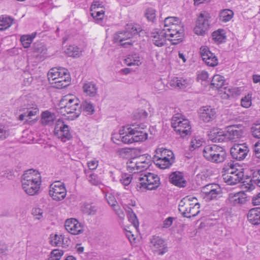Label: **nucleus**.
Masks as SVG:
<instances>
[{"label": "nucleus", "mask_w": 260, "mask_h": 260, "mask_svg": "<svg viewBox=\"0 0 260 260\" xmlns=\"http://www.w3.org/2000/svg\"><path fill=\"white\" fill-rule=\"evenodd\" d=\"M22 187L24 191L29 196L38 193L41 184L40 173L30 169L25 172L21 179Z\"/></svg>", "instance_id": "f257e3e1"}, {"label": "nucleus", "mask_w": 260, "mask_h": 260, "mask_svg": "<svg viewBox=\"0 0 260 260\" xmlns=\"http://www.w3.org/2000/svg\"><path fill=\"white\" fill-rule=\"evenodd\" d=\"M61 112H64L68 116V119L71 120L77 118L81 113V106L79 105V101L75 96L67 95L60 100Z\"/></svg>", "instance_id": "f03ea898"}, {"label": "nucleus", "mask_w": 260, "mask_h": 260, "mask_svg": "<svg viewBox=\"0 0 260 260\" xmlns=\"http://www.w3.org/2000/svg\"><path fill=\"white\" fill-rule=\"evenodd\" d=\"M141 30V28L133 24H127L124 30L115 33L113 36L114 42H119L120 45L127 48L133 44L131 39Z\"/></svg>", "instance_id": "7ed1b4c3"}, {"label": "nucleus", "mask_w": 260, "mask_h": 260, "mask_svg": "<svg viewBox=\"0 0 260 260\" xmlns=\"http://www.w3.org/2000/svg\"><path fill=\"white\" fill-rule=\"evenodd\" d=\"M164 28L163 30H169V32L173 30L175 31V34H169L170 35L171 41L172 44H177L179 41L181 40V37L183 32V28L180 19L176 17H168L165 18L164 20Z\"/></svg>", "instance_id": "20e7f679"}, {"label": "nucleus", "mask_w": 260, "mask_h": 260, "mask_svg": "<svg viewBox=\"0 0 260 260\" xmlns=\"http://www.w3.org/2000/svg\"><path fill=\"white\" fill-rule=\"evenodd\" d=\"M137 179V188L138 191L155 189L160 184L159 177L151 173L140 174L138 175Z\"/></svg>", "instance_id": "39448f33"}, {"label": "nucleus", "mask_w": 260, "mask_h": 260, "mask_svg": "<svg viewBox=\"0 0 260 260\" xmlns=\"http://www.w3.org/2000/svg\"><path fill=\"white\" fill-rule=\"evenodd\" d=\"M128 130L129 135L125 138V141L129 144L143 142L148 138L147 125L145 123L132 124Z\"/></svg>", "instance_id": "423d86ee"}, {"label": "nucleus", "mask_w": 260, "mask_h": 260, "mask_svg": "<svg viewBox=\"0 0 260 260\" xmlns=\"http://www.w3.org/2000/svg\"><path fill=\"white\" fill-rule=\"evenodd\" d=\"M174 160V156L172 151L164 148L156 149L153 161L160 169H165L170 167Z\"/></svg>", "instance_id": "0eeeda50"}, {"label": "nucleus", "mask_w": 260, "mask_h": 260, "mask_svg": "<svg viewBox=\"0 0 260 260\" xmlns=\"http://www.w3.org/2000/svg\"><path fill=\"white\" fill-rule=\"evenodd\" d=\"M171 124L176 133L182 137L191 134V126L189 120L180 113H177L173 116Z\"/></svg>", "instance_id": "6e6552de"}, {"label": "nucleus", "mask_w": 260, "mask_h": 260, "mask_svg": "<svg viewBox=\"0 0 260 260\" xmlns=\"http://www.w3.org/2000/svg\"><path fill=\"white\" fill-rule=\"evenodd\" d=\"M220 186L215 183L208 184L201 187V197L206 202L217 200L221 196Z\"/></svg>", "instance_id": "1a4fd4ad"}, {"label": "nucleus", "mask_w": 260, "mask_h": 260, "mask_svg": "<svg viewBox=\"0 0 260 260\" xmlns=\"http://www.w3.org/2000/svg\"><path fill=\"white\" fill-rule=\"evenodd\" d=\"M229 166L230 168L227 169V172L223 175L224 181L231 185L240 182L244 177L243 172L241 170L235 169L232 164H231Z\"/></svg>", "instance_id": "9d476101"}, {"label": "nucleus", "mask_w": 260, "mask_h": 260, "mask_svg": "<svg viewBox=\"0 0 260 260\" xmlns=\"http://www.w3.org/2000/svg\"><path fill=\"white\" fill-rule=\"evenodd\" d=\"M54 134L63 142L70 140L72 137L69 125L60 119H58L55 122Z\"/></svg>", "instance_id": "9b49d317"}, {"label": "nucleus", "mask_w": 260, "mask_h": 260, "mask_svg": "<svg viewBox=\"0 0 260 260\" xmlns=\"http://www.w3.org/2000/svg\"><path fill=\"white\" fill-rule=\"evenodd\" d=\"M210 18L209 14L206 12L200 13L194 28L196 34L204 36L207 32L210 26Z\"/></svg>", "instance_id": "f8f14e48"}, {"label": "nucleus", "mask_w": 260, "mask_h": 260, "mask_svg": "<svg viewBox=\"0 0 260 260\" xmlns=\"http://www.w3.org/2000/svg\"><path fill=\"white\" fill-rule=\"evenodd\" d=\"M49 193L53 200L59 201L65 198L67 190L63 183L56 181L50 185Z\"/></svg>", "instance_id": "ddd939ff"}, {"label": "nucleus", "mask_w": 260, "mask_h": 260, "mask_svg": "<svg viewBox=\"0 0 260 260\" xmlns=\"http://www.w3.org/2000/svg\"><path fill=\"white\" fill-rule=\"evenodd\" d=\"M149 241V246L153 252L161 255L168 251L167 244L161 237L153 236Z\"/></svg>", "instance_id": "4468645a"}, {"label": "nucleus", "mask_w": 260, "mask_h": 260, "mask_svg": "<svg viewBox=\"0 0 260 260\" xmlns=\"http://www.w3.org/2000/svg\"><path fill=\"white\" fill-rule=\"evenodd\" d=\"M249 151L246 143L235 144L231 148L230 152L233 158L241 161L245 158Z\"/></svg>", "instance_id": "2eb2a0df"}, {"label": "nucleus", "mask_w": 260, "mask_h": 260, "mask_svg": "<svg viewBox=\"0 0 260 260\" xmlns=\"http://www.w3.org/2000/svg\"><path fill=\"white\" fill-rule=\"evenodd\" d=\"M197 200L195 197L187 196L180 201L178 209L184 217L190 218L191 208Z\"/></svg>", "instance_id": "dca6fc26"}, {"label": "nucleus", "mask_w": 260, "mask_h": 260, "mask_svg": "<svg viewBox=\"0 0 260 260\" xmlns=\"http://www.w3.org/2000/svg\"><path fill=\"white\" fill-rule=\"evenodd\" d=\"M64 228L68 233L74 235L81 234L84 231L83 226L81 223L73 218L66 220Z\"/></svg>", "instance_id": "f3484780"}, {"label": "nucleus", "mask_w": 260, "mask_h": 260, "mask_svg": "<svg viewBox=\"0 0 260 260\" xmlns=\"http://www.w3.org/2000/svg\"><path fill=\"white\" fill-rule=\"evenodd\" d=\"M247 198V195L244 191H240L236 193H231L229 194L226 202L231 206H240L246 203Z\"/></svg>", "instance_id": "a211bd4d"}, {"label": "nucleus", "mask_w": 260, "mask_h": 260, "mask_svg": "<svg viewBox=\"0 0 260 260\" xmlns=\"http://www.w3.org/2000/svg\"><path fill=\"white\" fill-rule=\"evenodd\" d=\"M200 54L203 60L207 65L215 67L218 64V59L216 56L209 50L207 46H202L200 48Z\"/></svg>", "instance_id": "6ab92c4d"}, {"label": "nucleus", "mask_w": 260, "mask_h": 260, "mask_svg": "<svg viewBox=\"0 0 260 260\" xmlns=\"http://www.w3.org/2000/svg\"><path fill=\"white\" fill-rule=\"evenodd\" d=\"M200 118L205 122H209L216 117V111L210 106H204L199 111Z\"/></svg>", "instance_id": "aec40b11"}, {"label": "nucleus", "mask_w": 260, "mask_h": 260, "mask_svg": "<svg viewBox=\"0 0 260 260\" xmlns=\"http://www.w3.org/2000/svg\"><path fill=\"white\" fill-rule=\"evenodd\" d=\"M71 82L70 77L68 71L65 72L64 74L61 75L58 77L55 82L52 81L53 87L57 89H61L67 87Z\"/></svg>", "instance_id": "412c9836"}, {"label": "nucleus", "mask_w": 260, "mask_h": 260, "mask_svg": "<svg viewBox=\"0 0 260 260\" xmlns=\"http://www.w3.org/2000/svg\"><path fill=\"white\" fill-rule=\"evenodd\" d=\"M166 32L163 30L153 32L151 37L153 43L157 47H162L166 45L167 42Z\"/></svg>", "instance_id": "4be33fe9"}, {"label": "nucleus", "mask_w": 260, "mask_h": 260, "mask_svg": "<svg viewBox=\"0 0 260 260\" xmlns=\"http://www.w3.org/2000/svg\"><path fill=\"white\" fill-rule=\"evenodd\" d=\"M169 181L173 184L180 187H184L186 185V181L182 173L180 172L171 173L169 176Z\"/></svg>", "instance_id": "5701e85b"}, {"label": "nucleus", "mask_w": 260, "mask_h": 260, "mask_svg": "<svg viewBox=\"0 0 260 260\" xmlns=\"http://www.w3.org/2000/svg\"><path fill=\"white\" fill-rule=\"evenodd\" d=\"M243 131L238 129L235 125H232L228 127V130L224 135H226V141L230 140L233 141L240 138L243 135Z\"/></svg>", "instance_id": "b1692460"}, {"label": "nucleus", "mask_w": 260, "mask_h": 260, "mask_svg": "<svg viewBox=\"0 0 260 260\" xmlns=\"http://www.w3.org/2000/svg\"><path fill=\"white\" fill-rule=\"evenodd\" d=\"M225 133L219 128H213L209 134L210 139L214 142H222L226 141Z\"/></svg>", "instance_id": "393cba45"}, {"label": "nucleus", "mask_w": 260, "mask_h": 260, "mask_svg": "<svg viewBox=\"0 0 260 260\" xmlns=\"http://www.w3.org/2000/svg\"><path fill=\"white\" fill-rule=\"evenodd\" d=\"M249 221L254 225L260 223V207H256L250 209L247 214Z\"/></svg>", "instance_id": "a878e982"}, {"label": "nucleus", "mask_w": 260, "mask_h": 260, "mask_svg": "<svg viewBox=\"0 0 260 260\" xmlns=\"http://www.w3.org/2000/svg\"><path fill=\"white\" fill-rule=\"evenodd\" d=\"M67 71V70L64 68H53L50 69L48 73V79L50 83L52 84V81L55 82L58 77L61 75L64 74L65 72Z\"/></svg>", "instance_id": "bb28decb"}, {"label": "nucleus", "mask_w": 260, "mask_h": 260, "mask_svg": "<svg viewBox=\"0 0 260 260\" xmlns=\"http://www.w3.org/2000/svg\"><path fill=\"white\" fill-rule=\"evenodd\" d=\"M170 85L180 89H184L190 85V81L187 79L176 77L171 80Z\"/></svg>", "instance_id": "cd10ccee"}, {"label": "nucleus", "mask_w": 260, "mask_h": 260, "mask_svg": "<svg viewBox=\"0 0 260 260\" xmlns=\"http://www.w3.org/2000/svg\"><path fill=\"white\" fill-rule=\"evenodd\" d=\"M56 119V116L54 113L45 111L42 113L41 123L44 125H51Z\"/></svg>", "instance_id": "c85d7f7f"}, {"label": "nucleus", "mask_w": 260, "mask_h": 260, "mask_svg": "<svg viewBox=\"0 0 260 260\" xmlns=\"http://www.w3.org/2000/svg\"><path fill=\"white\" fill-rule=\"evenodd\" d=\"M98 3V2H94L91 6V10L92 11L91 15L95 20L99 21L104 18L105 11L103 9L99 10L100 4Z\"/></svg>", "instance_id": "c756f323"}, {"label": "nucleus", "mask_w": 260, "mask_h": 260, "mask_svg": "<svg viewBox=\"0 0 260 260\" xmlns=\"http://www.w3.org/2000/svg\"><path fill=\"white\" fill-rule=\"evenodd\" d=\"M84 92L89 96H95L97 94L98 87L92 82H87L83 86Z\"/></svg>", "instance_id": "7c9ffc66"}, {"label": "nucleus", "mask_w": 260, "mask_h": 260, "mask_svg": "<svg viewBox=\"0 0 260 260\" xmlns=\"http://www.w3.org/2000/svg\"><path fill=\"white\" fill-rule=\"evenodd\" d=\"M226 153L225 150L221 147L218 148V150L211 157L209 161L215 163H220L223 162L226 158Z\"/></svg>", "instance_id": "2f4dec72"}, {"label": "nucleus", "mask_w": 260, "mask_h": 260, "mask_svg": "<svg viewBox=\"0 0 260 260\" xmlns=\"http://www.w3.org/2000/svg\"><path fill=\"white\" fill-rule=\"evenodd\" d=\"M220 146L215 144L209 145L205 146L203 150L204 157L208 160H210L211 157Z\"/></svg>", "instance_id": "473e14b6"}, {"label": "nucleus", "mask_w": 260, "mask_h": 260, "mask_svg": "<svg viewBox=\"0 0 260 260\" xmlns=\"http://www.w3.org/2000/svg\"><path fill=\"white\" fill-rule=\"evenodd\" d=\"M212 37L214 42L218 44L224 42L226 40L225 30L223 29H218L212 32Z\"/></svg>", "instance_id": "72a5a7b5"}, {"label": "nucleus", "mask_w": 260, "mask_h": 260, "mask_svg": "<svg viewBox=\"0 0 260 260\" xmlns=\"http://www.w3.org/2000/svg\"><path fill=\"white\" fill-rule=\"evenodd\" d=\"M124 62L128 66H139L141 64L140 56L137 53L128 55L124 59Z\"/></svg>", "instance_id": "f704fd0d"}, {"label": "nucleus", "mask_w": 260, "mask_h": 260, "mask_svg": "<svg viewBox=\"0 0 260 260\" xmlns=\"http://www.w3.org/2000/svg\"><path fill=\"white\" fill-rule=\"evenodd\" d=\"M224 78L220 75H215L212 77L211 85L214 88L221 89L224 85Z\"/></svg>", "instance_id": "c9c22d12"}, {"label": "nucleus", "mask_w": 260, "mask_h": 260, "mask_svg": "<svg viewBox=\"0 0 260 260\" xmlns=\"http://www.w3.org/2000/svg\"><path fill=\"white\" fill-rule=\"evenodd\" d=\"M38 112L39 110L37 108H27L26 111L19 115V119L20 120H23L25 119V118L30 119L32 116L37 115ZM27 120V119H26V120Z\"/></svg>", "instance_id": "e433bc0d"}, {"label": "nucleus", "mask_w": 260, "mask_h": 260, "mask_svg": "<svg viewBox=\"0 0 260 260\" xmlns=\"http://www.w3.org/2000/svg\"><path fill=\"white\" fill-rule=\"evenodd\" d=\"M13 19L9 16L2 15L0 17V30L10 27L13 23Z\"/></svg>", "instance_id": "4c0bfd02"}, {"label": "nucleus", "mask_w": 260, "mask_h": 260, "mask_svg": "<svg viewBox=\"0 0 260 260\" xmlns=\"http://www.w3.org/2000/svg\"><path fill=\"white\" fill-rule=\"evenodd\" d=\"M34 50L36 56H39L40 59H44L47 54V48L44 45L41 43L36 44Z\"/></svg>", "instance_id": "58836bf2"}, {"label": "nucleus", "mask_w": 260, "mask_h": 260, "mask_svg": "<svg viewBox=\"0 0 260 260\" xmlns=\"http://www.w3.org/2000/svg\"><path fill=\"white\" fill-rule=\"evenodd\" d=\"M133 177L127 173H122L120 178V183L124 186L125 189H129V185L132 181Z\"/></svg>", "instance_id": "ea45409f"}, {"label": "nucleus", "mask_w": 260, "mask_h": 260, "mask_svg": "<svg viewBox=\"0 0 260 260\" xmlns=\"http://www.w3.org/2000/svg\"><path fill=\"white\" fill-rule=\"evenodd\" d=\"M11 134V129L9 126L0 123V141L8 138Z\"/></svg>", "instance_id": "a19ab883"}, {"label": "nucleus", "mask_w": 260, "mask_h": 260, "mask_svg": "<svg viewBox=\"0 0 260 260\" xmlns=\"http://www.w3.org/2000/svg\"><path fill=\"white\" fill-rule=\"evenodd\" d=\"M234 13L230 9L222 10L219 14V19L223 22L229 21L233 17Z\"/></svg>", "instance_id": "79ce46f5"}, {"label": "nucleus", "mask_w": 260, "mask_h": 260, "mask_svg": "<svg viewBox=\"0 0 260 260\" xmlns=\"http://www.w3.org/2000/svg\"><path fill=\"white\" fill-rule=\"evenodd\" d=\"M35 37L36 34H32L31 35L22 36L20 38V41L23 46L25 48H28Z\"/></svg>", "instance_id": "37998d69"}, {"label": "nucleus", "mask_w": 260, "mask_h": 260, "mask_svg": "<svg viewBox=\"0 0 260 260\" xmlns=\"http://www.w3.org/2000/svg\"><path fill=\"white\" fill-rule=\"evenodd\" d=\"M252 181L260 187V168L255 167L250 170Z\"/></svg>", "instance_id": "c03bdc74"}, {"label": "nucleus", "mask_w": 260, "mask_h": 260, "mask_svg": "<svg viewBox=\"0 0 260 260\" xmlns=\"http://www.w3.org/2000/svg\"><path fill=\"white\" fill-rule=\"evenodd\" d=\"M66 54L69 56H79L80 51L79 48L75 45H70L65 51Z\"/></svg>", "instance_id": "a18cd8bd"}, {"label": "nucleus", "mask_w": 260, "mask_h": 260, "mask_svg": "<svg viewBox=\"0 0 260 260\" xmlns=\"http://www.w3.org/2000/svg\"><path fill=\"white\" fill-rule=\"evenodd\" d=\"M149 167V162H147L145 160H138L137 161V168H136V174H138V175L140 174L143 173V171L145 170H146Z\"/></svg>", "instance_id": "49530a36"}, {"label": "nucleus", "mask_w": 260, "mask_h": 260, "mask_svg": "<svg viewBox=\"0 0 260 260\" xmlns=\"http://www.w3.org/2000/svg\"><path fill=\"white\" fill-rule=\"evenodd\" d=\"M81 108L87 114L91 115L94 111V107L90 102L84 101L82 103Z\"/></svg>", "instance_id": "de8ad7c7"}, {"label": "nucleus", "mask_w": 260, "mask_h": 260, "mask_svg": "<svg viewBox=\"0 0 260 260\" xmlns=\"http://www.w3.org/2000/svg\"><path fill=\"white\" fill-rule=\"evenodd\" d=\"M64 236L60 235H55L53 239L51 240V242L52 244L55 245L56 246H60L63 245V244H66L64 242Z\"/></svg>", "instance_id": "09e8293b"}, {"label": "nucleus", "mask_w": 260, "mask_h": 260, "mask_svg": "<svg viewBox=\"0 0 260 260\" xmlns=\"http://www.w3.org/2000/svg\"><path fill=\"white\" fill-rule=\"evenodd\" d=\"M98 210V207L92 204H87L85 205L83 209L84 212L89 215H95Z\"/></svg>", "instance_id": "8fccbe9b"}, {"label": "nucleus", "mask_w": 260, "mask_h": 260, "mask_svg": "<svg viewBox=\"0 0 260 260\" xmlns=\"http://www.w3.org/2000/svg\"><path fill=\"white\" fill-rule=\"evenodd\" d=\"M127 136L128 135L121 136L118 133H116L112 135L111 139L114 143L117 144H119L121 142L125 144H129L128 142L125 141V138L127 137Z\"/></svg>", "instance_id": "3c124183"}, {"label": "nucleus", "mask_w": 260, "mask_h": 260, "mask_svg": "<svg viewBox=\"0 0 260 260\" xmlns=\"http://www.w3.org/2000/svg\"><path fill=\"white\" fill-rule=\"evenodd\" d=\"M251 98H252V94L248 93L247 95H245L244 97L242 98L241 100V106L243 107L248 108L250 107L251 105Z\"/></svg>", "instance_id": "603ef678"}, {"label": "nucleus", "mask_w": 260, "mask_h": 260, "mask_svg": "<svg viewBox=\"0 0 260 260\" xmlns=\"http://www.w3.org/2000/svg\"><path fill=\"white\" fill-rule=\"evenodd\" d=\"M145 16L148 20L153 22L156 18V11L152 8H148L146 10Z\"/></svg>", "instance_id": "864d4df0"}, {"label": "nucleus", "mask_w": 260, "mask_h": 260, "mask_svg": "<svg viewBox=\"0 0 260 260\" xmlns=\"http://www.w3.org/2000/svg\"><path fill=\"white\" fill-rule=\"evenodd\" d=\"M138 159L134 158L132 160H129L127 163L128 170L134 174H136Z\"/></svg>", "instance_id": "5fc2aeb1"}, {"label": "nucleus", "mask_w": 260, "mask_h": 260, "mask_svg": "<svg viewBox=\"0 0 260 260\" xmlns=\"http://www.w3.org/2000/svg\"><path fill=\"white\" fill-rule=\"evenodd\" d=\"M62 255L63 251L62 250H54L51 252L49 260H59Z\"/></svg>", "instance_id": "6e6d98bb"}, {"label": "nucleus", "mask_w": 260, "mask_h": 260, "mask_svg": "<svg viewBox=\"0 0 260 260\" xmlns=\"http://www.w3.org/2000/svg\"><path fill=\"white\" fill-rule=\"evenodd\" d=\"M204 141L202 139H198L197 138H195L194 139H192L190 143V149L191 150L192 149H195L197 148L200 147L203 144V143Z\"/></svg>", "instance_id": "4d7b16f0"}, {"label": "nucleus", "mask_w": 260, "mask_h": 260, "mask_svg": "<svg viewBox=\"0 0 260 260\" xmlns=\"http://www.w3.org/2000/svg\"><path fill=\"white\" fill-rule=\"evenodd\" d=\"M105 198L109 204V205L112 207L113 208L116 206V204H118L117 202L116 201L115 198L113 195L111 193H108L105 196Z\"/></svg>", "instance_id": "13d9d810"}, {"label": "nucleus", "mask_w": 260, "mask_h": 260, "mask_svg": "<svg viewBox=\"0 0 260 260\" xmlns=\"http://www.w3.org/2000/svg\"><path fill=\"white\" fill-rule=\"evenodd\" d=\"M251 132L253 137L260 139V124H256L251 128Z\"/></svg>", "instance_id": "bf43d9fd"}, {"label": "nucleus", "mask_w": 260, "mask_h": 260, "mask_svg": "<svg viewBox=\"0 0 260 260\" xmlns=\"http://www.w3.org/2000/svg\"><path fill=\"white\" fill-rule=\"evenodd\" d=\"M128 220L132 223L134 227L137 229L139 226V221L135 213L127 215Z\"/></svg>", "instance_id": "052dcab7"}, {"label": "nucleus", "mask_w": 260, "mask_h": 260, "mask_svg": "<svg viewBox=\"0 0 260 260\" xmlns=\"http://www.w3.org/2000/svg\"><path fill=\"white\" fill-rule=\"evenodd\" d=\"M223 91L221 89V92L220 94H221V97L223 99H228L231 98V87H225L223 88Z\"/></svg>", "instance_id": "680f3d73"}, {"label": "nucleus", "mask_w": 260, "mask_h": 260, "mask_svg": "<svg viewBox=\"0 0 260 260\" xmlns=\"http://www.w3.org/2000/svg\"><path fill=\"white\" fill-rule=\"evenodd\" d=\"M200 204L195 201L190 211V217H194L200 213Z\"/></svg>", "instance_id": "e2e57ef3"}, {"label": "nucleus", "mask_w": 260, "mask_h": 260, "mask_svg": "<svg viewBox=\"0 0 260 260\" xmlns=\"http://www.w3.org/2000/svg\"><path fill=\"white\" fill-rule=\"evenodd\" d=\"M112 208L120 219H124L125 216L124 212L118 204H116V206Z\"/></svg>", "instance_id": "0e129e2a"}, {"label": "nucleus", "mask_w": 260, "mask_h": 260, "mask_svg": "<svg viewBox=\"0 0 260 260\" xmlns=\"http://www.w3.org/2000/svg\"><path fill=\"white\" fill-rule=\"evenodd\" d=\"M242 91V87H231V98L239 96Z\"/></svg>", "instance_id": "69168bd1"}, {"label": "nucleus", "mask_w": 260, "mask_h": 260, "mask_svg": "<svg viewBox=\"0 0 260 260\" xmlns=\"http://www.w3.org/2000/svg\"><path fill=\"white\" fill-rule=\"evenodd\" d=\"M32 214L38 220H40L43 217V212L41 209L39 208H34L32 211Z\"/></svg>", "instance_id": "338daca9"}, {"label": "nucleus", "mask_w": 260, "mask_h": 260, "mask_svg": "<svg viewBox=\"0 0 260 260\" xmlns=\"http://www.w3.org/2000/svg\"><path fill=\"white\" fill-rule=\"evenodd\" d=\"M88 181L93 185H98L100 183V181L98 179L97 175L94 174H91L89 175Z\"/></svg>", "instance_id": "774afa93"}]
</instances>
